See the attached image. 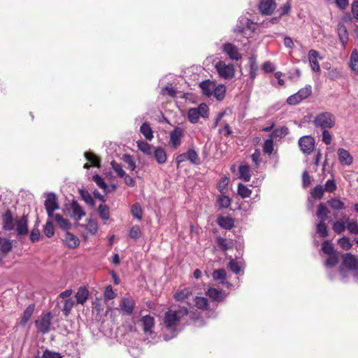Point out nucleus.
Masks as SVG:
<instances>
[{
  "label": "nucleus",
  "instance_id": "0e129e2a",
  "mask_svg": "<svg viewBox=\"0 0 358 358\" xmlns=\"http://www.w3.org/2000/svg\"><path fill=\"white\" fill-rule=\"evenodd\" d=\"M122 160L128 164V169L131 171H134L136 166V163L133 159V157L129 155H124L122 156Z\"/></svg>",
  "mask_w": 358,
  "mask_h": 358
},
{
  "label": "nucleus",
  "instance_id": "e2e57ef3",
  "mask_svg": "<svg viewBox=\"0 0 358 358\" xmlns=\"http://www.w3.org/2000/svg\"><path fill=\"white\" fill-rule=\"evenodd\" d=\"M92 180L99 186L101 189L106 190L107 188V185L104 182L103 178L98 174L94 175L92 176Z\"/></svg>",
  "mask_w": 358,
  "mask_h": 358
},
{
  "label": "nucleus",
  "instance_id": "5701e85b",
  "mask_svg": "<svg viewBox=\"0 0 358 358\" xmlns=\"http://www.w3.org/2000/svg\"><path fill=\"white\" fill-rule=\"evenodd\" d=\"M206 294L214 301H221L224 298V292L215 288H210L208 289Z\"/></svg>",
  "mask_w": 358,
  "mask_h": 358
},
{
  "label": "nucleus",
  "instance_id": "6e6d98bb",
  "mask_svg": "<svg viewBox=\"0 0 358 358\" xmlns=\"http://www.w3.org/2000/svg\"><path fill=\"white\" fill-rule=\"evenodd\" d=\"M36 358H63V356L59 352L45 349L43 352L42 357L38 356Z\"/></svg>",
  "mask_w": 358,
  "mask_h": 358
},
{
  "label": "nucleus",
  "instance_id": "4be33fe9",
  "mask_svg": "<svg viewBox=\"0 0 358 358\" xmlns=\"http://www.w3.org/2000/svg\"><path fill=\"white\" fill-rule=\"evenodd\" d=\"M88 296H89L88 289L86 287H80L78 289V291L75 295V297L76 299V303L78 304L83 305L85 303V301H87V299H88Z\"/></svg>",
  "mask_w": 358,
  "mask_h": 358
},
{
  "label": "nucleus",
  "instance_id": "72a5a7b5",
  "mask_svg": "<svg viewBox=\"0 0 358 358\" xmlns=\"http://www.w3.org/2000/svg\"><path fill=\"white\" fill-rule=\"evenodd\" d=\"M79 194L81 198L85 201V202L88 204L90 206H94L95 203L94 201L90 194V193L85 189H79Z\"/></svg>",
  "mask_w": 358,
  "mask_h": 358
},
{
  "label": "nucleus",
  "instance_id": "bf43d9fd",
  "mask_svg": "<svg viewBox=\"0 0 358 358\" xmlns=\"http://www.w3.org/2000/svg\"><path fill=\"white\" fill-rule=\"evenodd\" d=\"M217 202L220 208H228L231 204V199L229 196L222 195L217 199Z\"/></svg>",
  "mask_w": 358,
  "mask_h": 358
},
{
  "label": "nucleus",
  "instance_id": "6e6552de",
  "mask_svg": "<svg viewBox=\"0 0 358 358\" xmlns=\"http://www.w3.org/2000/svg\"><path fill=\"white\" fill-rule=\"evenodd\" d=\"M15 224V229L17 236H24L28 234V215H23L21 217H16Z\"/></svg>",
  "mask_w": 358,
  "mask_h": 358
},
{
  "label": "nucleus",
  "instance_id": "c756f323",
  "mask_svg": "<svg viewBox=\"0 0 358 358\" xmlns=\"http://www.w3.org/2000/svg\"><path fill=\"white\" fill-rule=\"evenodd\" d=\"M216 243L218 247L223 251L232 248L234 245L231 241H227L226 238L220 236L216 238Z\"/></svg>",
  "mask_w": 358,
  "mask_h": 358
},
{
  "label": "nucleus",
  "instance_id": "e433bc0d",
  "mask_svg": "<svg viewBox=\"0 0 358 358\" xmlns=\"http://www.w3.org/2000/svg\"><path fill=\"white\" fill-rule=\"evenodd\" d=\"M187 160L190 161L191 163L195 165H198L201 163L199 157L194 149H189L186 152Z\"/></svg>",
  "mask_w": 358,
  "mask_h": 358
},
{
  "label": "nucleus",
  "instance_id": "f8f14e48",
  "mask_svg": "<svg viewBox=\"0 0 358 358\" xmlns=\"http://www.w3.org/2000/svg\"><path fill=\"white\" fill-rule=\"evenodd\" d=\"M120 306L123 314L130 315L134 311L135 302L131 297H124L122 299Z\"/></svg>",
  "mask_w": 358,
  "mask_h": 358
},
{
  "label": "nucleus",
  "instance_id": "4d7b16f0",
  "mask_svg": "<svg viewBox=\"0 0 358 358\" xmlns=\"http://www.w3.org/2000/svg\"><path fill=\"white\" fill-rule=\"evenodd\" d=\"M85 159L90 162L93 166H99L100 160L99 158L92 152H85Z\"/></svg>",
  "mask_w": 358,
  "mask_h": 358
},
{
  "label": "nucleus",
  "instance_id": "13d9d810",
  "mask_svg": "<svg viewBox=\"0 0 358 358\" xmlns=\"http://www.w3.org/2000/svg\"><path fill=\"white\" fill-rule=\"evenodd\" d=\"M110 164H111V166H112V169H113V171L117 173V175L120 178H123L124 176H125L126 173L122 169V167L121 164L117 163L114 160L111 162Z\"/></svg>",
  "mask_w": 358,
  "mask_h": 358
},
{
  "label": "nucleus",
  "instance_id": "c03bdc74",
  "mask_svg": "<svg viewBox=\"0 0 358 358\" xmlns=\"http://www.w3.org/2000/svg\"><path fill=\"white\" fill-rule=\"evenodd\" d=\"M249 64H250V77L251 79H255L257 76V71L258 69L257 64L256 63L255 59L253 57L249 58Z\"/></svg>",
  "mask_w": 358,
  "mask_h": 358
},
{
  "label": "nucleus",
  "instance_id": "412c9836",
  "mask_svg": "<svg viewBox=\"0 0 358 358\" xmlns=\"http://www.w3.org/2000/svg\"><path fill=\"white\" fill-rule=\"evenodd\" d=\"M200 87L203 94L210 96L215 90V83L210 80L203 81L200 83Z\"/></svg>",
  "mask_w": 358,
  "mask_h": 358
},
{
  "label": "nucleus",
  "instance_id": "393cba45",
  "mask_svg": "<svg viewBox=\"0 0 358 358\" xmlns=\"http://www.w3.org/2000/svg\"><path fill=\"white\" fill-rule=\"evenodd\" d=\"M248 23L251 24V20L250 19L244 17H240L234 29V31L246 36L247 33L245 25Z\"/></svg>",
  "mask_w": 358,
  "mask_h": 358
},
{
  "label": "nucleus",
  "instance_id": "603ef678",
  "mask_svg": "<svg viewBox=\"0 0 358 358\" xmlns=\"http://www.w3.org/2000/svg\"><path fill=\"white\" fill-rule=\"evenodd\" d=\"M346 228L350 233L352 234H358V224L357 222L350 221L348 217L346 219Z\"/></svg>",
  "mask_w": 358,
  "mask_h": 358
},
{
  "label": "nucleus",
  "instance_id": "bb28decb",
  "mask_svg": "<svg viewBox=\"0 0 358 358\" xmlns=\"http://www.w3.org/2000/svg\"><path fill=\"white\" fill-rule=\"evenodd\" d=\"M217 224L224 229H231L234 225V220L229 217L220 216L217 218Z\"/></svg>",
  "mask_w": 358,
  "mask_h": 358
},
{
  "label": "nucleus",
  "instance_id": "473e14b6",
  "mask_svg": "<svg viewBox=\"0 0 358 358\" xmlns=\"http://www.w3.org/2000/svg\"><path fill=\"white\" fill-rule=\"evenodd\" d=\"M137 146L139 150L147 155H150L152 153L154 148L145 141H138Z\"/></svg>",
  "mask_w": 358,
  "mask_h": 358
},
{
  "label": "nucleus",
  "instance_id": "ea45409f",
  "mask_svg": "<svg viewBox=\"0 0 358 358\" xmlns=\"http://www.w3.org/2000/svg\"><path fill=\"white\" fill-rule=\"evenodd\" d=\"M55 220L62 229L66 230L71 227L70 223L59 214H55Z\"/></svg>",
  "mask_w": 358,
  "mask_h": 358
},
{
  "label": "nucleus",
  "instance_id": "dca6fc26",
  "mask_svg": "<svg viewBox=\"0 0 358 358\" xmlns=\"http://www.w3.org/2000/svg\"><path fill=\"white\" fill-rule=\"evenodd\" d=\"M337 153L339 162H341V164L347 166H350V164H352L353 159L348 150L343 148H339L338 150Z\"/></svg>",
  "mask_w": 358,
  "mask_h": 358
},
{
  "label": "nucleus",
  "instance_id": "680f3d73",
  "mask_svg": "<svg viewBox=\"0 0 358 358\" xmlns=\"http://www.w3.org/2000/svg\"><path fill=\"white\" fill-rule=\"evenodd\" d=\"M129 235L131 238L138 239L141 236L140 227L138 225L131 227Z\"/></svg>",
  "mask_w": 358,
  "mask_h": 358
},
{
  "label": "nucleus",
  "instance_id": "79ce46f5",
  "mask_svg": "<svg viewBox=\"0 0 358 358\" xmlns=\"http://www.w3.org/2000/svg\"><path fill=\"white\" fill-rule=\"evenodd\" d=\"M191 294L192 292L189 288H184L176 292L175 294V299L177 301H183L187 299Z\"/></svg>",
  "mask_w": 358,
  "mask_h": 358
},
{
  "label": "nucleus",
  "instance_id": "39448f33",
  "mask_svg": "<svg viewBox=\"0 0 358 358\" xmlns=\"http://www.w3.org/2000/svg\"><path fill=\"white\" fill-rule=\"evenodd\" d=\"M215 69L220 77L224 79H231L235 75V69L233 64H227L223 61L218 62Z\"/></svg>",
  "mask_w": 358,
  "mask_h": 358
},
{
  "label": "nucleus",
  "instance_id": "2eb2a0df",
  "mask_svg": "<svg viewBox=\"0 0 358 358\" xmlns=\"http://www.w3.org/2000/svg\"><path fill=\"white\" fill-rule=\"evenodd\" d=\"M337 32L339 37V40L342 43L343 48H345L348 41V31L345 25L339 22L337 26Z\"/></svg>",
  "mask_w": 358,
  "mask_h": 358
},
{
  "label": "nucleus",
  "instance_id": "69168bd1",
  "mask_svg": "<svg viewBox=\"0 0 358 358\" xmlns=\"http://www.w3.org/2000/svg\"><path fill=\"white\" fill-rule=\"evenodd\" d=\"M338 263V258L335 255H331L326 260L324 265L327 268H331L336 266Z\"/></svg>",
  "mask_w": 358,
  "mask_h": 358
},
{
  "label": "nucleus",
  "instance_id": "a211bd4d",
  "mask_svg": "<svg viewBox=\"0 0 358 358\" xmlns=\"http://www.w3.org/2000/svg\"><path fill=\"white\" fill-rule=\"evenodd\" d=\"M343 266L350 270H356L358 268V260L351 254H346L343 258Z\"/></svg>",
  "mask_w": 358,
  "mask_h": 358
},
{
  "label": "nucleus",
  "instance_id": "7c9ffc66",
  "mask_svg": "<svg viewBox=\"0 0 358 358\" xmlns=\"http://www.w3.org/2000/svg\"><path fill=\"white\" fill-rule=\"evenodd\" d=\"M350 66L352 71L358 74V52L356 49L353 50L351 53Z\"/></svg>",
  "mask_w": 358,
  "mask_h": 358
},
{
  "label": "nucleus",
  "instance_id": "423d86ee",
  "mask_svg": "<svg viewBox=\"0 0 358 358\" xmlns=\"http://www.w3.org/2000/svg\"><path fill=\"white\" fill-rule=\"evenodd\" d=\"M315 143V138L311 136H304L299 140V145L301 150L306 155H310L313 151Z\"/></svg>",
  "mask_w": 358,
  "mask_h": 358
},
{
  "label": "nucleus",
  "instance_id": "49530a36",
  "mask_svg": "<svg viewBox=\"0 0 358 358\" xmlns=\"http://www.w3.org/2000/svg\"><path fill=\"white\" fill-rule=\"evenodd\" d=\"M324 188L321 185H316L310 192L312 197L316 199H320L324 195Z\"/></svg>",
  "mask_w": 358,
  "mask_h": 358
},
{
  "label": "nucleus",
  "instance_id": "09e8293b",
  "mask_svg": "<svg viewBox=\"0 0 358 358\" xmlns=\"http://www.w3.org/2000/svg\"><path fill=\"white\" fill-rule=\"evenodd\" d=\"M195 304L199 309L207 310L208 307V301L205 297L196 296L195 299Z\"/></svg>",
  "mask_w": 358,
  "mask_h": 358
},
{
  "label": "nucleus",
  "instance_id": "0eeeda50",
  "mask_svg": "<svg viewBox=\"0 0 358 358\" xmlns=\"http://www.w3.org/2000/svg\"><path fill=\"white\" fill-rule=\"evenodd\" d=\"M52 315L50 313L44 314L38 320H36L37 329L45 334L50 330Z\"/></svg>",
  "mask_w": 358,
  "mask_h": 358
},
{
  "label": "nucleus",
  "instance_id": "2f4dec72",
  "mask_svg": "<svg viewBox=\"0 0 358 358\" xmlns=\"http://www.w3.org/2000/svg\"><path fill=\"white\" fill-rule=\"evenodd\" d=\"M239 178L245 182L250 180V166L248 165H241L238 169Z\"/></svg>",
  "mask_w": 358,
  "mask_h": 358
},
{
  "label": "nucleus",
  "instance_id": "338daca9",
  "mask_svg": "<svg viewBox=\"0 0 358 358\" xmlns=\"http://www.w3.org/2000/svg\"><path fill=\"white\" fill-rule=\"evenodd\" d=\"M322 250L324 253L331 255L334 253V247L332 244L326 241L322 245Z\"/></svg>",
  "mask_w": 358,
  "mask_h": 358
},
{
  "label": "nucleus",
  "instance_id": "6ab92c4d",
  "mask_svg": "<svg viewBox=\"0 0 358 358\" xmlns=\"http://www.w3.org/2000/svg\"><path fill=\"white\" fill-rule=\"evenodd\" d=\"M143 331L145 334H152V328L155 326V319L153 317L148 315L143 316L141 319Z\"/></svg>",
  "mask_w": 358,
  "mask_h": 358
},
{
  "label": "nucleus",
  "instance_id": "5fc2aeb1",
  "mask_svg": "<svg viewBox=\"0 0 358 358\" xmlns=\"http://www.w3.org/2000/svg\"><path fill=\"white\" fill-rule=\"evenodd\" d=\"M227 276V273L224 269H217L215 270L213 273V278L216 280H221L222 283H224V280H225Z\"/></svg>",
  "mask_w": 358,
  "mask_h": 358
},
{
  "label": "nucleus",
  "instance_id": "3c124183",
  "mask_svg": "<svg viewBox=\"0 0 358 358\" xmlns=\"http://www.w3.org/2000/svg\"><path fill=\"white\" fill-rule=\"evenodd\" d=\"M98 213L100 217L103 220L109 219V208L106 205L101 204L98 208Z\"/></svg>",
  "mask_w": 358,
  "mask_h": 358
},
{
  "label": "nucleus",
  "instance_id": "a19ab883",
  "mask_svg": "<svg viewBox=\"0 0 358 358\" xmlns=\"http://www.w3.org/2000/svg\"><path fill=\"white\" fill-rule=\"evenodd\" d=\"M225 92V86L224 85H220L218 86L215 85V90H213V94L217 100L221 101L224 98Z\"/></svg>",
  "mask_w": 358,
  "mask_h": 358
},
{
  "label": "nucleus",
  "instance_id": "9d476101",
  "mask_svg": "<svg viewBox=\"0 0 358 358\" xmlns=\"http://www.w3.org/2000/svg\"><path fill=\"white\" fill-rule=\"evenodd\" d=\"M222 50L231 59L237 61L241 58V55L238 52V48L231 43L224 44Z\"/></svg>",
  "mask_w": 358,
  "mask_h": 358
},
{
  "label": "nucleus",
  "instance_id": "aec40b11",
  "mask_svg": "<svg viewBox=\"0 0 358 358\" xmlns=\"http://www.w3.org/2000/svg\"><path fill=\"white\" fill-rule=\"evenodd\" d=\"M45 209L57 210L59 208V205L57 201V196L54 193H48L46 199L44 203Z\"/></svg>",
  "mask_w": 358,
  "mask_h": 358
},
{
  "label": "nucleus",
  "instance_id": "c85d7f7f",
  "mask_svg": "<svg viewBox=\"0 0 358 358\" xmlns=\"http://www.w3.org/2000/svg\"><path fill=\"white\" fill-rule=\"evenodd\" d=\"M329 210L327 208L326 205L323 203H320L318 206L317 210L316 213L317 217L320 220H327L328 219V214Z\"/></svg>",
  "mask_w": 358,
  "mask_h": 358
},
{
  "label": "nucleus",
  "instance_id": "f03ea898",
  "mask_svg": "<svg viewBox=\"0 0 358 358\" xmlns=\"http://www.w3.org/2000/svg\"><path fill=\"white\" fill-rule=\"evenodd\" d=\"M335 123V116L329 112H323L318 114L313 120L314 125L322 130L333 128Z\"/></svg>",
  "mask_w": 358,
  "mask_h": 358
},
{
  "label": "nucleus",
  "instance_id": "7ed1b4c3",
  "mask_svg": "<svg viewBox=\"0 0 358 358\" xmlns=\"http://www.w3.org/2000/svg\"><path fill=\"white\" fill-rule=\"evenodd\" d=\"M208 112L209 108L208 106L202 103L199 105L197 108H191L187 111V118L188 120L192 123L195 124L199 121V117H202L203 118L208 117Z\"/></svg>",
  "mask_w": 358,
  "mask_h": 358
},
{
  "label": "nucleus",
  "instance_id": "052dcab7",
  "mask_svg": "<svg viewBox=\"0 0 358 358\" xmlns=\"http://www.w3.org/2000/svg\"><path fill=\"white\" fill-rule=\"evenodd\" d=\"M228 267L232 272L236 274L241 271L242 268L241 263L234 259H231L230 261V262L228 264Z\"/></svg>",
  "mask_w": 358,
  "mask_h": 358
},
{
  "label": "nucleus",
  "instance_id": "4468645a",
  "mask_svg": "<svg viewBox=\"0 0 358 358\" xmlns=\"http://www.w3.org/2000/svg\"><path fill=\"white\" fill-rule=\"evenodd\" d=\"M71 210L72 211L71 217L76 221L80 220L85 215L83 208L76 201H73L71 203Z\"/></svg>",
  "mask_w": 358,
  "mask_h": 358
},
{
  "label": "nucleus",
  "instance_id": "ddd939ff",
  "mask_svg": "<svg viewBox=\"0 0 358 358\" xmlns=\"http://www.w3.org/2000/svg\"><path fill=\"white\" fill-rule=\"evenodd\" d=\"M275 8L273 0H263L259 5V9L262 14L271 15Z\"/></svg>",
  "mask_w": 358,
  "mask_h": 358
},
{
  "label": "nucleus",
  "instance_id": "de8ad7c7",
  "mask_svg": "<svg viewBox=\"0 0 358 358\" xmlns=\"http://www.w3.org/2000/svg\"><path fill=\"white\" fill-rule=\"evenodd\" d=\"M131 212L135 218L138 219V220L142 219L143 210L139 203H134L132 205Z\"/></svg>",
  "mask_w": 358,
  "mask_h": 358
},
{
  "label": "nucleus",
  "instance_id": "a18cd8bd",
  "mask_svg": "<svg viewBox=\"0 0 358 358\" xmlns=\"http://www.w3.org/2000/svg\"><path fill=\"white\" fill-rule=\"evenodd\" d=\"M252 191L248 188L245 185L242 183H239L238 186V194L243 199H245L250 197L251 195Z\"/></svg>",
  "mask_w": 358,
  "mask_h": 358
},
{
  "label": "nucleus",
  "instance_id": "8fccbe9b",
  "mask_svg": "<svg viewBox=\"0 0 358 358\" xmlns=\"http://www.w3.org/2000/svg\"><path fill=\"white\" fill-rule=\"evenodd\" d=\"M45 235L50 238L52 237L55 234V227L53 226V224L51 220H47L43 229Z\"/></svg>",
  "mask_w": 358,
  "mask_h": 358
},
{
  "label": "nucleus",
  "instance_id": "f257e3e1",
  "mask_svg": "<svg viewBox=\"0 0 358 358\" xmlns=\"http://www.w3.org/2000/svg\"><path fill=\"white\" fill-rule=\"evenodd\" d=\"M187 314L188 310L186 307H179L177 309L170 308L166 312L163 320L164 325L167 330L174 334L172 336L164 334V340L169 341L176 335V326L180 320Z\"/></svg>",
  "mask_w": 358,
  "mask_h": 358
},
{
  "label": "nucleus",
  "instance_id": "20e7f679",
  "mask_svg": "<svg viewBox=\"0 0 358 358\" xmlns=\"http://www.w3.org/2000/svg\"><path fill=\"white\" fill-rule=\"evenodd\" d=\"M312 93V87L310 85H306L301 88L296 94L289 96L287 99V103L289 105H296L301 101L308 98Z\"/></svg>",
  "mask_w": 358,
  "mask_h": 358
},
{
  "label": "nucleus",
  "instance_id": "864d4df0",
  "mask_svg": "<svg viewBox=\"0 0 358 358\" xmlns=\"http://www.w3.org/2000/svg\"><path fill=\"white\" fill-rule=\"evenodd\" d=\"M346 228V220L345 222H340L336 221L333 224V230L335 231V233L338 234H341L343 233Z\"/></svg>",
  "mask_w": 358,
  "mask_h": 358
},
{
  "label": "nucleus",
  "instance_id": "9b49d317",
  "mask_svg": "<svg viewBox=\"0 0 358 358\" xmlns=\"http://www.w3.org/2000/svg\"><path fill=\"white\" fill-rule=\"evenodd\" d=\"M183 135L182 129L178 127L170 133V143L173 148L176 149L180 145Z\"/></svg>",
  "mask_w": 358,
  "mask_h": 358
},
{
  "label": "nucleus",
  "instance_id": "37998d69",
  "mask_svg": "<svg viewBox=\"0 0 358 358\" xmlns=\"http://www.w3.org/2000/svg\"><path fill=\"white\" fill-rule=\"evenodd\" d=\"M327 203L334 210H342L345 208L344 203L338 199H331Z\"/></svg>",
  "mask_w": 358,
  "mask_h": 358
},
{
  "label": "nucleus",
  "instance_id": "4c0bfd02",
  "mask_svg": "<svg viewBox=\"0 0 358 358\" xmlns=\"http://www.w3.org/2000/svg\"><path fill=\"white\" fill-rule=\"evenodd\" d=\"M34 310V305L30 304L27 306V308L25 309V310L23 313L22 320H21V324L22 325H24L31 318L33 313Z\"/></svg>",
  "mask_w": 358,
  "mask_h": 358
},
{
  "label": "nucleus",
  "instance_id": "b1692460",
  "mask_svg": "<svg viewBox=\"0 0 358 358\" xmlns=\"http://www.w3.org/2000/svg\"><path fill=\"white\" fill-rule=\"evenodd\" d=\"M152 152L158 164H163L166 163L167 160V155L165 150L163 148L160 147L154 148V150L152 151Z\"/></svg>",
  "mask_w": 358,
  "mask_h": 358
},
{
  "label": "nucleus",
  "instance_id": "c9c22d12",
  "mask_svg": "<svg viewBox=\"0 0 358 358\" xmlns=\"http://www.w3.org/2000/svg\"><path fill=\"white\" fill-rule=\"evenodd\" d=\"M63 303L64 305L62 308V310L65 316H68L71 313V309L75 306L76 302L72 298H69L68 299H65Z\"/></svg>",
  "mask_w": 358,
  "mask_h": 358
},
{
  "label": "nucleus",
  "instance_id": "cd10ccee",
  "mask_svg": "<svg viewBox=\"0 0 358 358\" xmlns=\"http://www.w3.org/2000/svg\"><path fill=\"white\" fill-rule=\"evenodd\" d=\"M289 133V129L287 127H280L274 129L271 134L272 139L282 138L287 136Z\"/></svg>",
  "mask_w": 358,
  "mask_h": 358
},
{
  "label": "nucleus",
  "instance_id": "f3484780",
  "mask_svg": "<svg viewBox=\"0 0 358 358\" xmlns=\"http://www.w3.org/2000/svg\"><path fill=\"white\" fill-rule=\"evenodd\" d=\"M319 57V53L315 50H310L308 52V59L312 70L315 72L320 71V66L317 58Z\"/></svg>",
  "mask_w": 358,
  "mask_h": 358
},
{
  "label": "nucleus",
  "instance_id": "58836bf2",
  "mask_svg": "<svg viewBox=\"0 0 358 358\" xmlns=\"http://www.w3.org/2000/svg\"><path fill=\"white\" fill-rule=\"evenodd\" d=\"M324 222L325 220H320V222L316 225L317 233L322 238H325L328 236L327 226Z\"/></svg>",
  "mask_w": 358,
  "mask_h": 358
},
{
  "label": "nucleus",
  "instance_id": "1a4fd4ad",
  "mask_svg": "<svg viewBox=\"0 0 358 358\" xmlns=\"http://www.w3.org/2000/svg\"><path fill=\"white\" fill-rule=\"evenodd\" d=\"M2 228L6 231H12L15 229V218L10 209L2 215Z\"/></svg>",
  "mask_w": 358,
  "mask_h": 358
},
{
  "label": "nucleus",
  "instance_id": "774afa93",
  "mask_svg": "<svg viewBox=\"0 0 358 358\" xmlns=\"http://www.w3.org/2000/svg\"><path fill=\"white\" fill-rule=\"evenodd\" d=\"M116 296V294L113 290L111 285H108L104 292V299L105 300H111L113 299Z\"/></svg>",
  "mask_w": 358,
  "mask_h": 358
},
{
  "label": "nucleus",
  "instance_id": "a878e982",
  "mask_svg": "<svg viewBox=\"0 0 358 358\" xmlns=\"http://www.w3.org/2000/svg\"><path fill=\"white\" fill-rule=\"evenodd\" d=\"M66 245L71 248H76L80 244L79 238L70 232H66L64 236Z\"/></svg>",
  "mask_w": 358,
  "mask_h": 358
},
{
  "label": "nucleus",
  "instance_id": "f704fd0d",
  "mask_svg": "<svg viewBox=\"0 0 358 358\" xmlns=\"http://www.w3.org/2000/svg\"><path fill=\"white\" fill-rule=\"evenodd\" d=\"M140 131L146 139L150 141L153 138V132L148 123H143L141 126Z\"/></svg>",
  "mask_w": 358,
  "mask_h": 358
}]
</instances>
